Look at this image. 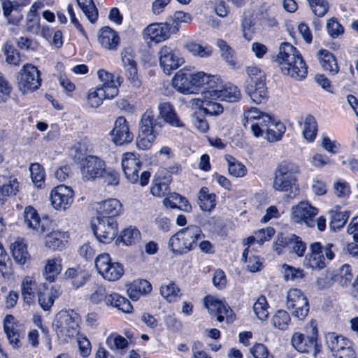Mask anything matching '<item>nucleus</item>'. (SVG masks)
Listing matches in <instances>:
<instances>
[{
    "instance_id": "6e6552de",
    "label": "nucleus",
    "mask_w": 358,
    "mask_h": 358,
    "mask_svg": "<svg viewBox=\"0 0 358 358\" xmlns=\"http://www.w3.org/2000/svg\"><path fill=\"white\" fill-rule=\"evenodd\" d=\"M94 263L98 273L108 281L117 280L124 273L122 265L118 262H112L108 253L99 255Z\"/></svg>"
},
{
    "instance_id": "680f3d73",
    "label": "nucleus",
    "mask_w": 358,
    "mask_h": 358,
    "mask_svg": "<svg viewBox=\"0 0 358 358\" xmlns=\"http://www.w3.org/2000/svg\"><path fill=\"white\" fill-rule=\"evenodd\" d=\"M187 49L189 52L195 56L200 57H207L211 55L212 49L209 46H203L196 43H189L187 45Z\"/></svg>"
},
{
    "instance_id": "8fccbe9b",
    "label": "nucleus",
    "mask_w": 358,
    "mask_h": 358,
    "mask_svg": "<svg viewBox=\"0 0 358 358\" xmlns=\"http://www.w3.org/2000/svg\"><path fill=\"white\" fill-rule=\"evenodd\" d=\"M229 173L234 177H243L247 173L246 167L231 155L226 156Z\"/></svg>"
},
{
    "instance_id": "2eb2a0df",
    "label": "nucleus",
    "mask_w": 358,
    "mask_h": 358,
    "mask_svg": "<svg viewBox=\"0 0 358 358\" xmlns=\"http://www.w3.org/2000/svg\"><path fill=\"white\" fill-rule=\"evenodd\" d=\"M74 192L71 187L59 185L54 187L50 194L52 207L57 210H66L73 201Z\"/></svg>"
},
{
    "instance_id": "dca6fc26",
    "label": "nucleus",
    "mask_w": 358,
    "mask_h": 358,
    "mask_svg": "<svg viewBox=\"0 0 358 358\" xmlns=\"http://www.w3.org/2000/svg\"><path fill=\"white\" fill-rule=\"evenodd\" d=\"M158 56L159 65L167 75L171 74L184 62L183 59L179 57L176 51L168 45H164L160 48Z\"/></svg>"
},
{
    "instance_id": "a19ab883",
    "label": "nucleus",
    "mask_w": 358,
    "mask_h": 358,
    "mask_svg": "<svg viewBox=\"0 0 358 358\" xmlns=\"http://www.w3.org/2000/svg\"><path fill=\"white\" fill-rule=\"evenodd\" d=\"M268 125L264 132L266 134L265 138L271 142L280 139L285 131L284 124L273 118L271 122Z\"/></svg>"
},
{
    "instance_id": "f8f14e48",
    "label": "nucleus",
    "mask_w": 358,
    "mask_h": 358,
    "mask_svg": "<svg viewBox=\"0 0 358 358\" xmlns=\"http://www.w3.org/2000/svg\"><path fill=\"white\" fill-rule=\"evenodd\" d=\"M179 27L174 22L170 23H153L149 24L143 31L144 37L155 43L163 41L171 34H176Z\"/></svg>"
},
{
    "instance_id": "052dcab7",
    "label": "nucleus",
    "mask_w": 358,
    "mask_h": 358,
    "mask_svg": "<svg viewBox=\"0 0 358 358\" xmlns=\"http://www.w3.org/2000/svg\"><path fill=\"white\" fill-rule=\"evenodd\" d=\"M34 8V5L31 8ZM40 17L37 13L31 9L27 17L25 28L28 32L37 34L40 30Z\"/></svg>"
},
{
    "instance_id": "cd10ccee",
    "label": "nucleus",
    "mask_w": 358,
    "mask_h": 358,
    "mask_svg": "<svg viewBox=\"0 0 358 358\" xmlns=\"http://www.w3.org/2000/svg\"><path fill=\"white\" fill-rule=\"evenodd\" d=\"M162 173L158 172L153 178L150 189V192L153 196L162 197L168 194L169 192V184L172 180L171 176H162Z\"/></svg>"
},
{
    "instance_id": "423d86ee",
    "label": "nucleus",
    "mask_w": 358,
    "mask_h": 358,
    "mask_svg": "<svg viewBox=\"0 0 358 358\" xmlns=\"http://www.w3.org/2000/svg\"><path fill=\"white\" fill-rule=\"evenodd\" d=\"M141 165L142 163L137 154L134 152L123 154L122 168L127 180L131 183H135L139 180L141 185L145 186L148 183L150 173L149 171H143L139 178L138 172Z\"/></svg>"
},
{
    "instance_id": "393cba45",
    "label": "nucleus",
    "mask_w": 358,
    "mask_h": 358,
    "mask_svg": "<svg viewBox=\"0 0 358 358\" xmlns=\"http://www.w3.org/2000/svg\"><path fill=\"white\" fill-rule=\"evenodd\" d=\"M192 73L185 70H180L176 73L172 80L173 87L183 94L194 93V87L192 84Z\"/></svg>"
},
{
    "instance_id": "412c9836",
    "label": "nucleus",
    "mask_w": 358,
    "mask_h": 358,
    "mask_svg": "<svg viewBox=\"0 0 358 358\" xmlns=\"http://www.w3.org/2000/svg\"><path fill=\"white\" fill-rule=\"evenodd\" d=\"M97 75L99 79L102 83L98 87L106 94V98L112 99L115 97L118 94L119 86L120 85L118 80H115L113 74L103 69L99 70Z\"/></svg>"
},
{
    "instance_id": "c85d7f7f",
    "label": "nucleus",
    "mask_w": 358,
    "mask_h": 358,
    "mask_svg": "<svg viewBox=\"0 0 358 358\" xmlns=\"http://www.w3.org/2000/svg\"><path fill=\"white\" fill-rule=\"evenodd\" d=\"M62 259L60 257L49 258L45 261L43 275L50 282L57 279L62 270Z\"/></svg>"
},
{
    "instance_id": "bb28decb",
    "label": "nucleus",
    "mask_w": 358,
    "mask_h": 358,
    "mask_svg": "<svg viewBox=\"0 0 358 358\" xmlns=\"http://www.w3.org/2000/svg\"><path fill=\"white\" fill-rule=\"evenodd\" d=\"M19 191V182L14 177H0V204L3 205L9 196H14Z\"/></svg>"
},
{
    "instance_id": "774afa93",
    "label": "nucleus",
    "mask_w": 358,
    "mask_h": 358,
    "mask_svg": "<svg viewBox=\"0 0 358 358\" xmlns=\"http://www.w3.org/2000/svg\"><path fill=\"white\" fill-rule=\"evenodd\" d=\"M265 113H263L260 111L257 108L255 107H251L250 109L246 110L243 114V124L246 128L247 127H250L252 125V122H255L259 119V117H261L263 114Z\"/></svg>"
},
{
    "instance_id": "a211bd4d",
    "label": "nucleus",
    "mask_w": 358,
    "mask_h": 358,
    "mask_svg": "<svg viewBox=\"0 0 358 358\" xmlns=\"http://www.w3.org/2000/svg\"><path fill=\"white\" fill-rule=\"evenodd\" d=\"M204 303L209 313L216 316L218 322H222L224 318L227 321L232 319V310L222 301H219L213 296H208L204 299Z\"/></svg>"
},
{
    "instance_id": "5fc2aeb1",
    "label": "nucleus",
    "mask_w": 358,
    "mask_h": 358,
    "mask_svg": "<svg viewBox=\"0 0 358 358\" xmlns=\"http://www.w3.org/2000/svg\"><path fill=\"white\" fill-rule=\"evenodd\" d=\"M268 304L264 296H260L257 301L254 303L253 310L257 317L260 320H266L268 316Z\"/></svg>"
},
{
    "instance_id": "473e14b6",
    "label": "nucleus",
    "mask_w": 358,
    "mask_h": 358,
    "mask_svg": "<svg viewBox=\"0 0 358 358\" xmlns=\"http://www.w3.org/2000/svg\"><path fill=\"white\" fill-rule=\"evenodd\" d=\"M99 41L104 48L113 50L117 48L120 38L114 30L105 27L100 31Z\"/></svg>"
},
{
    "instance_id": "0eeeda50",
    "label": "nucleus",
    "mask_w": 358,
    "mask_h": 358,
    "mask_svg": "<svg viewBox=\"0 0 358 358\" xmlns=\"http://www.w3.org/2000/svg\"><path fill=\"white\" fill-rule=\"evenodd\" d=\"M18 90L27 94L37 90L41 85L40 71L31 64H24L17 76Z\"/></svg>"
},
{
    "instance_id": "e433bc0d",
    "label": "nucleus",
    "mask_w": 358,
    "mask_h": 358,
    "mask_svg": "<svg viewBox=\"0 0 358 358\" xmlns=\"http://www.w3.org/2000/svg\"><path fill=\"white\" fill-rule=\"evenodd\" d=\"M66 235L60 231H53L45 238V245L52 250H62L65 247Z\"/></svg>"
},
{
    "instance_id": "f257e3e1",
    "label": "nucleus",
    "mask_w": 358,
    "mask_h": 358,
    "mask_svg": "<svg viewBox=\"0 0 358 358\" xmlns=\"http://www.w3.org/2000/svg\"><path fill=\"white\" fill-rule=\"evenodd\" d=\"M277 59L281 65V69L284 74L298 80L306 77V64L299 52L290 43H283L281 44Z\"/></svg>"
},
{
    "instance_id": "7c9ffc66",
    "label": "nucleus",
    "mask_w": 358,
    "mask_h": 358,
    "mask_svg": "<svg viewBox=\"0 0 358 358\" xmlns=\"http://www.w3.org/2000/svg\"><path fill=\"white\" fill-rule=\"evenodd\" d=\"M152 290L151 284L146 280H136L128 285L127 294L131 299L136 301L142 295L148 294Z\"/></svg>"
},
{
    "instance_id": "37998d69",
    "label": "nucleus",
    "mask_w": 358,
    "mask_h": 358,
    "mask_svg": "<svg viewBox=\"0 0 358 358\" xmlns=\"http://www.w3.org/2000/svg\"><path fill=\"white\" fill-rule=\"evenodd\" d=\"M160 294L169 302H175L181 296L180 289L173 282L162 285L160 288Z\"/></svg>"
},
{
    "instance_id": "4c0bfd02",
    "label": "nucleus",
    "mask_w": 358,
    "mask_h": 358,
    "mask_svg": "<svg viewBox=\"0 0 358 358\" xmlns=\"http://www.w3.org/2000/svg\"><path fill=\"white\" fill-rule=\"evenodd\" d=\"M10 250L14 260L20 265L25 264L30 256L25 243L22 241H16L10 245Z\"/></svg>"
},
{
    "instance_id": "338daca9",
    "label": "nucleus",
    "mask_w": 358,
    "mask_h": 358,
    "mask_svg": "<svg viewBox=\"0 0 358 358\" xmlns=\"http://www.w3.org/2000/svg\"><path fill=\"white\" fill-rule=\"evenodd\" d=\"M0 272L4 277L11 273V262L3 248L0 245Z\"/></svg>"
},
{
    "instance_id": "69168bd1",
    "label": "nucleus",
    "mask_w": 358,
    "mask_h": 358,
    "mask_svg": "<svg viewBox=\"0 0 358 358\" xmlns=\"http://www.w3.org/2000/svg\"><path fill=\"white\" fill-rule=\"evenodd\" d=\"M313 13L321 17L329 10V5L327 0H314L308 3Z\"/></svg>"
},
{
    "instance_id": "5701e85b",
    "label": "nucleus",
    "mask_w": 358,
    "mask_h": 358,
    "mask_svg": "<svg viewBox=\"0 0 358 358\" xmlns=\"http://www.w3.org/2000/svg\"><path fill=\"white\" fill-rule=\"evenodd\" d=\"M122 206L116 199H108L99 203L96 206L98 215L101 217L113 218L120 214Z\"/></svg>"
},
{
    "instance_id": "ea45409f",
    "label": "nucleus",
    "mask_w": 358,
    "mask_h": 358,
    "mask_svg": "<svg viewBox=\"0 0 358 358\" xmlns=\"http://www.w3.org/2000/svg\"><path fill=\"white\" fill-rule=\"evenodd\" d=\"M215 194L210 193L206 187H203L199 193V206L203 211H210L216 205Z\"/></svg>"
},
{
    "instance_id": "0e129e2a",
    "label": "nucleus",
    "mask_w": 358,
    "mask_h": 358,
    "mask_svg": "<svg viewBox=\"0 0 358 358\" xmlns=\"http://www.w3.org/2000/svg\"><path fill=\"white\" fill-rule=\"evenodd\" d=\"M124 69L130 84L136 88H139L141 85V80L138 73L137 64L124 66Z\"/></svg>"
},
{
    "instance_id": "c9c22d12",
    "label": "nucleus",
    "mask_w": 358,
    "mask_h": 358,
    "mask_svg": "<svg viewBox=\"0 0 358 358\" xmlns=\"http://www.w3.org/2000/svg\"><path fill=\"white\" fill-rule=\"evenodd\" d=\"M106 305L114 306L127 313H131L133 310V306L127 299L115 292L108 294Z\"/></svg>"
},
{
    "instance_id": "de8ad7c7",
    "label": "nucleus",
    "mask_w": 358,
    "mask_h": 358,
    "mask_svg": "<svg viewBox=\"0 0 358 358\" xmlns=\"http://www.w3.org/2000/svg\"><path fill=\"white\" fill-rule=\"evenodd\" d=\"M317 132V124L315 117L308 115L304 121V129L303 134L304 138L309 142L315 140Z\"/></svg>"
},
{
    "instance_id": "864d4df0",
    "label": "nucleus",
    "mask_w": 358,
    "mask_h": 358,
    "mask_svg": "<svg viewBox=\"0 0 358 358\" xmlns=\"http://www.w3.org/2000/svg\"><path fill=\"white\" fill-rule=\"evenodd\" d=\"M331 220L329 224V227L334 231H336L342 228L349 217V213L348 211H331Z\"/></svg>"
},
{
    "instance_id": "13d9d810",
    "label": "nucleus",
    "mask_w": 358,
    "mask_h": 358,
    "mask_svg": "<svg viewBox=\"0 0 358 358\" xmlns=\"http://www.w3.org/2000/svg\"><path fill=\"white\" fill-rule=\"evenodd\" d=\"M3 51L6 55V62L9 64L19 66L20 57L17 50L10 44L6 43L3 47Z\"/></svg>"
},
{
    "instance_id": "aec40b11",
    "label": "nucleus",
    "mask_w": 358,
    "mask_h": 358,
    "mask_svg": "<svg viewBox=\"0 0 358 358\" xmlns=\"http://www.w3.org/2000/svg\"><path fill=\"white\" fill-rule=\"evenodd\" d=\"M3 330L10 345L18 347L20 338L24 336L23 327L16 322L15 317L7 315L3 320Z\"/></svg>"
},
{
    "instance_id": "c756f323",
    "label": "nucleus",
    "mask_w": 358,
    "mask_h": 358,
    "mask_svg": "<svg viewBox=\"0 0 358 358\" xmlns=\"http://www.w3.org/2000/svg\"><path fill=\"white\" fill-rule=\"evenodd\" d=\"M223 87L222 80L220 76L208 75V80L202 91V96L205 99H217L218 93Z\"/></svg>"
},
{
    "instance_id": "a878e982",
    "label": "nucleus",
    "mask_w": 358,
    "mask_h": 358,
    "mask_svg": "<svg viewBox=\"0 0 358 358\" xmlns=\"http://www.w3.org/2000/svg\"><path fill=\"white\" fill-rule=\"evenodd\" d=\"M326 343L329 350L331 352L333 357L345 349L346 347L351 346L352 343L348 338L343 336L338 335L335 332H329L325 335Z\"/></svg>"
},
{
    "instance_id": "f3484780",
    "label": "nucleus",
    "mask_w": 358,
    "mask_h": 358,
    "mask_svg": "<svg viewBox=\"0 0 358 358\" xmlns=\"http://www.w3.org/2000/svg\"><path fill=\"white\" fill-rule=\"evenodd\" d=\"M318 210L308 202H300L292 209V219L297 223H304L308 227L315 225L314 217Z\"/></svg>"
},
{
    "instance_id": "3c124183",
    "label": "nucleus",
    "mask_w": 358,
    "mask_h": 358,
    "mask_svg": "<svg viewBox=\"0 0 358 358\" xmlns=\"http://www.w3.org/2000/svg\"><path fill=\"white\" fill-rule=\"evenodd\" d=\"M216 43L218 48H220L222 57L230 66L234 67L236 63L233 49L227 44V43L225 41L222 39H218Z\"/></svg>"
},
{
    "instance_id": "c03bdc74",
    "label": "nucleus",
    "mask_w": 358,
    "mask_h": 358,
    "mask_svg": "<svg viewBox=\"0 0 358 358\" xmlns=\"http://www.w3.org/2000/svg\"><path fill=\"white\" fill-rule=\"evenodd\" d=\"M77 3L89 21L94 23L98 18V10L92 0H77Z\"/></svg>"
},
{
    "instance_id": "6ab92c4d",
    "label": "nucleus",
    "mask_w": 358,
    "mask_h": 358,
    "mask_svg": "<svg viewBox=\"0 0 358 358\" xmlns=\"http://www.w3.org/2000/svg\"><path fill=\"white\" fill-rule=\"evenodd\" d=\"M110 135L113 141L117 145L129 143L134 138L133 134L129 131V124L123 116H119L116 119Z\"/></svg>"
},
{
    "instance_id": "7ed1b4c3",
    "label": "nucleus",
    "mask_w": 358,
    "mask_h": 358,
    "mask_svg": "<svg viewBox=\"0 0 358 358\" xmlns=\"http://www.w3.org/2000/svg\"><path fill=\"white\" fill-rule=\"evenodd\" d=\"M246 72L248 78L244 85L245 92L256 104L264 103L268 98L264 72L257 66L248 67Z\"/></svg>"
},
{
    "instance_id": "9d476101",
    "label": "nucleus",
    "mask_w": 358,
    "mask_h": 358,
    "mask_svg": "<svg viewBox=\"0 0 358 358\" xmlns=\"http://www.w3.org/2000/svg\"><path fill=\"white\" fill-rule=\"evenodd\" d=\"M80 171L84 180H94L106 172L105 162L95 155H88L80 162Z\"/></svg>"
},
{
    "instance_id": "a18cd8bd",
    "label": "nucleus",
    "mask_w": 358,
    "mask_h": 358,
    "mask_svg": "<svg viewBox=\"0 0 358 358\" xmlns=\"http://www.w3.org/2000/svg\"><path fill=\"white\" fill-rule=\"evenodd\" d=\"M273 117L268 114L264 113L262 115L261 117H259L256 122L254 123L252 122V125H250V129L256 137L263 136V134L266 130L267 127L271 122L273 120Z\"/></svg>"
},
{
    "instance_id": "58836bf2",
    "label": "nucleus",
    "mask_w": 358,
    "mask_h": 358,
    "mask_svg": "<svg viewBox=\"0 0 358 358\" xmlns=\"http://www.w3.org/2000/svg\"><path fill=\"white\" fill-rule=\"evenodd\" d=\"M60 294L58 289H45L38 292V303L42 309L47 311L52 306L54 301Z\"/></svg>"
},
{
    "instance_id": "39448f33",
    "label": "nucleus",
    "mask_w": 358,
    "mask_h": 358,
    "mask_svg": "<svg viewBox=\"0 0 358 358\" xmlns=\"http://www.w3.org/2000/svg\"><path fill=\"white\" fill-rule=\"evenodd\" d=\"M299 172V166L294 162L284 160L279 163L275 169L272 187L274 190L281 192L292 191Z\"/></svg>"
},
{
    "instance_id": "ddd939ff",
    "label": "nucleus",
    "mask_w": 358,
    "mask_h": 358,
    "mask_svg": "<svg viewBox=\"0 0 358 358\" xmlns=\"http://www.w3.org/2000/svg\"><path fill=\"white\" fill-rule=\"evenodd\" d=\"M117 224L114 218L97 217V224L92 228L96 239L102 243H110L117 234Z\"/></svg>"
},
{
    "instance_id": "6e6d98bb",
    "label": "nucleus",
    "mask_w": 358,
    "mask_h": 358,
    "mask_svg": "<svg viewBox=\"0 0 358 358\" xmlns=\"http://www.w3.org/2000/svg\"><path fill=\"white\" fill-rule=\"evenodd\" d=\"M272 322L274 327L280 330H285L290 322V317L287 311L278 310L273 316Z\"/></svg>"
},
{
    "instance_id": "4be33fe9",
    "label": "nucleus",
    "mask_w": 358,
    "mask_h": 358,
    "mask_svg": "<svg viewBox=\"0 0 358 358\" xmlns=\"http://www.w3.org/2000/svg\"><path fill=\"white\" fill-rule=\"evenodd\" d=\"M310 252L308 253L303 261L306 267L321 269L326 266L323 250L321 243H313L310 246Z\"/></svg>"
},
{
    "instance_id": "b1692460",
    "label": "nucleus",
    "mask_w": 358,
    "mask_h": 358,
    "mask_svg": "<svg viewBox=\"0 0 358 358\" xmlns=\"http://www.w3.org/2000/svg\"><path fill=\"white\" fill-rule=\"evenodd\" d=\"M158 108L159 115L165 122L174 127H185V124L178 115L174 107L169 102L160 103Z\"/></svg>"
},
{
    "instance_id": "09e8293b",
    "label": "nucleus",
    "mask_w": 358,
    "mask_h": 358,
    "mask_svg": "<svg viewBox=\"0 0 358 358\" xmlns=\"http://www.w3.org/2000/svg\"><path fill=\"white\" fill-rule=\"evenodd\" d=\"M104 99H108L106 94L98 86L89 90L87 100L91 107L98 108Z\"/></svg>"
},
{
    "instance_id": "4468645a",
    "label": "nucleus",
    "mask_w": 358,
    "mask_h": 358,
    "mask_svg": "<svg viewBox=\"0 0 358 358\" xmlns=\"http://www.w3.org/2000/svg\"><path fill=\"white\" fill-rule=\"evenodd\" d=\"M24 223L27 228L33 229L36 233L42 234L51 227V220L48 216L41 217L36 210L27 206L23 213Z\"/></svg>"
},
{
    "instance_id": "79ce46f5",
    "label": "nucleus",
    "mask_w": 358,
    "mask_h": 358,
    "mask_svg": "<svg viewBox=\"0 0 358 358\" xmlns=\"http://www.w3.org/2000/svg\"><path fill=\"white\" fill-rule=\"evenodd\" d=\"M218 93L217 99L226 101L228 102H235L238 101L241 97V93L238 87L229 85L222 87Z\"/></svg>"
},
{
    "instance_id": "4d7b16f0",
    "label": "nucleus",
    "mask_w": 358,
    "mask_h": 358,
    "mask_svg": "<svg viewBox=\"0 0 358 358\" xmlns=\"http://www.w3.org/2000/svg\"><path fill=\"white\" fill-rule=\"evenodd\" d=\"M121 238L124 245H131L139 241L141 233L136 228L129 227L122 232Z\"/></svg>"
},
{
    "instance_id": "e2e57ef3",
    "label": "nucleus",
    "mask_w": 358,
    "mask_h": 358,
    "mask_svg": "<svg viewBox=\"0 0 358 358\" xmlns=\"http://www.w3.org/2000/svg\"><path fill=\"white\" fill-rule=\"evenodd\" d=\"M29 169L33 182L38 187H41L45 179V173L43 167L39 164L35 163L31 165Z\"/></svg>"
},
{
    "instance_id": "9b49d317",
    "label": "nucleus",
    "mask_w": 358,
    "mask_h": 358,
    "mask_svg": "<svg viewBox=\"0 0 358 358\" xmlns=\"http://www.w3.org/2000/svg\"><path fill=\"white\" fill-rule=\"evenodd\" d=\"M53 326L58 336L74 337L78 333V317L76 314L73 315L67 312L59 313Z\"/></svg>"
},
{
    "instance_id": "1a4fd4ad",
    "label": "nucleus",
    "mask_w": 358,
    "mask_h": 358,
    "mask_svg": "<svg viewBox=\"0 0 358 358\" xmlns=\"http://www.w3.org/2000/svg\"><path fill=\"white\" fill-rule=\"evenodd\" d=\"M287 308L294 317L303 320L309 311V303L306 296L301 289H290L287 295Z\"/></svg>"
},
{
    "instance_id": "49530a36",
    "label": "nucleus",
    "mask_w": 358,
    "mask_h": 358,
    "mask_svg": "<svg viewBox=\"0 0 358 358\" xmlns=\"http://www.w3.org/2000/svg\"><path fill=\"white\" fill-rule=\"evenodd\" d=\"M285 243L298 257L303 256L306 250V244L302 241L300 237L295 234H290L286 239Z\"/></svg>"
},
{
    "instance_id": "f03ea898",
    "label": "nucleus",
    "mask_w": 358,
    "mask_h": 358,
    "mask_svg": "<svg viewBox=\"0 0 358 358\" xmlns=\"http://www.w3.org/2000/svg\"><path fill=\"white\" fill-rule=\"evenodd\" d=\"M203 236L199 227L189 225L179 230L169 241V248L175 254L182 255L194 249L197 241Z\"/></svg>"
},
{
    "instance_id": "bf43d9fd",
    "label": "nucleus",
    "mask_w": 358,
    "mask_h": 358,
    "mask_svg": "<svg viewBox=\"0 0 358 358\" xmlns=\"http://www.w3.org/2000/svg\"><path fill=\"white\" fill-rule=\"evenodd\" d=\"M282 268L283 277L286 281L297 280L304 277L303 271L301 268H296L287 264H283Z\"/></svg>"
},
{
    "instance_id": "20e7f679",
    "label": "nucleus",
    "mask_w": 358,
    "mask_h": 358,
    "mask_svg": "<svg viewBox=\"0 0 358 358\" xmlns=\"http://www.w3.org/2000/svg\"><path fill=\"white\" fill-rule=\"evenodd\" d=\"M161 123L155 118L152 110H147L141 116L139 123L138 134L136 138V145L139 149H150L155 141L158 134V129H161Z\"/></svg>"
},
{
    "instance_id": "603ef678",
    "label": "nucleus",
    "mask_w": 358,
    "mask_h": 358,
    "mask_svg": "<svg viewBox=\"0 0 358 358\" xmlns=\"http://www.w3.org/2000/svg\"><path fill=\"white\" fill-rule=\"evenodd\" d=\"M106 343L113 350H124L127 348L129 345V343L125 338L115 333L111 334L108 336Z\"/></svg>"
},
{
    "instance_id": "f704fd0d",
    "label": "nucleus",
    "mask_w": 358,
    "mask_h": 358,
    "mask_svg": "<svg viewBox=\"0 0 358 358\" xmlns=\"http://www.w3.org/2000/svg\"><path fill=\"white\" fill-rule=\"evenodd\" d=\"M37 284L35 279L31 276H26L21 285L22 295L24 301L27 304H31L35 300V293Z\"/></svg>"
},
{
    "instance_id": "72a5a7b5",
    "label": "nucleus",
    "mask_w": 358,
    "mask_h": 358,
    "mask_svg": "<svg viewBox=\"0 0 358 358\" xmlns=\"http://www.w3.org/2000/svg\"><path fill=\"white\" fill-rule=\"evenodd\" d=\"M64 277L66 280H71L74 287L78 288L85 283L88 273L81 266H77L69 268L64 273Z\"/></svg>"
},
{
    "instance_id": "2f4dec72",
    "label": "nucleus",
    "mask_w": 358,
    "mask_h": 358,
    "mask_svg": "<svg viewBox=\"0 0 358 358\" xmlns=\"http://www.w3.org/2000/svg\"><path fill=\"white\" fill-rule=\"evenodd\" d=\"M318 59L322 69L329 71L332 75H336L339 68L337 64L336 59L332 53L327 50H320L317 52Z\"/></svg>"
}]
</instances>
